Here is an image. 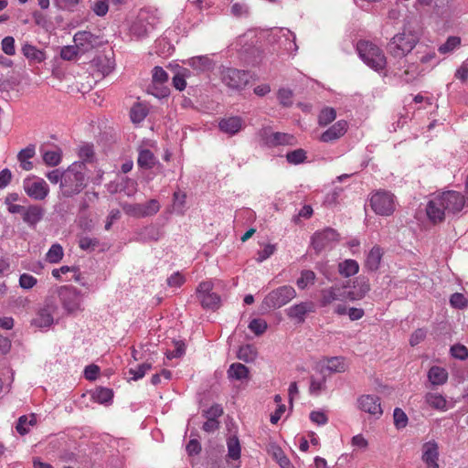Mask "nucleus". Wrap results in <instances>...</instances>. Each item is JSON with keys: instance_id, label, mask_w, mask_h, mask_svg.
I'll return each mask as SVG.
<instances>
[{"instance_id": "f257e3e1", "label": "nucleus", "mask_w": 468, "mask_h": 468, "mask_svg": "<svg viewBox=\"0 0 468 468\" xmlns=\"http://www.w3.org/2000/svg\"><path fill=\"white\" fill-rule=\"evenodd\" d=\"M468 207V199L455 190L444 191L433 197L427 204L426 213L433 223L442 222L446 214L456 215Z\"/></svg>"}, {"instance_id": "f03ea898", "label": "nucleus", "mask_w": 468, "mask_h": 468, "mask_svg": "<svg viewBox=\"0 0 468 468\" xmlns=\"http://www.w3.org/2000/svg\"><path fill=\"white\" fill-rule=\"evenodd\" d=\"M88 177L82 163H72L64 169V176L58 194L63 197L79 195L87 186Z\"/></svg>"}, {"instance_id": "7ed1b4c3", "label": "nucleus", "mask_w": 468, "mask_h": 468, "mask_svg": "<svg viewBox=\"0 0 468 468\" xmlns=\"http://www.w3.org/2000/svg\"><path fill=\"white\" fill-rule=\"evenodd\" d=\"M356 51L364 63L374 70L380 71L386 68L387 58L385 54L374 43L367 40H360L356 44Z\"/></svg>"}, {"instance_id": "20e7f679", "label": "nucleus", "mask_w": 468, "mask_h": 468, "mask_svg": "<svg viewBox=\"0 0 468 468\" xmlns=\"http://www.w3.org/2000/svg\"><path fill=\"white\" fill-rule=\"evenodd\" d=\"M417 37L409 32H400L396 34L388 43V53L396 58H401L407 56L417 45Z\"/></svg>"}, {"instance_id": "39448f33", "label": "nucleus", "mask_w": 468, "mask_h": 468, "mask_svg": "<svg viewBox=\"0 0 468 468\" xmlns=\"http://www.w3.org/2000/svg\"><path fill=\"white\" fill-rule=\"evenodd\" d=\"M296 297V291L292 286L282 285L270 292L261 303V309L269 311L279 309Z\"/></svg>"}, {"instance_id": "423d86ee", "label": "nucleus", "mask_w": 468, "mask_h": 468, "mask_svg": "<svg viewBox=\"0 0 468 468\" xmlns=\"http://www.w3.org/2000/svg\"><path fill=\"white\" fill-rule=\"evenodd\" d=\"M370 207L379 216L388 217L396 209L395 196L387 190H377L371 195Z\"/></svg>"}, {"instance_id": "0eeeda50", "label": "nucleus", "mask_w": 468, "mask_h": 468, "mask_svg": "<svg viewBox=\"0 0 468 468\" xmlns=\"http://www.w3.org/2000/svg\"><path fill=\"white\" fill-rule=\"evenodd\" d=\"M339 241L338 232L332 228L315 231L311 238V245L316 254L324 250H331Z\"/></svg>"}, {"instance_id": "6e6552de", "label": "nucleus", "mask_w": 468, "mask_h": 468, "mask_svg": "<svg viewBox=\"0 0 468 468\" xmlns=\"http://www.w3.org/2000/svg\"><path fill=\"white\" fill-rule=\"evenodd\" d=\"M60 303L68 314H73L81 310L80 292L73 286H60L58 289Z\"/></svg>"}, {"instance_id": "1a4fd4ad", "label": "nucleus", "mask_w": 468, "mask_h": 468, "mask_svg": "<svg viewBox=\"0 0 468 468\" xmlns=\"http://www.w3.org/2000/svg\"><path fill=\"white\" fill-rule=\"evenodd\" d=\"M196 297L204 309L215 311L220 307V296L213 292L211 282H202L196 289Z\"/></svg>"}, {"instance_id": "9d476101", "label": "nucleus", "mask_w": 468, "mask_h": 468, "mask_svg": "<svg viewBox=\"0 0 468 468\" xmlns=\"http://www.w3.org/2000/svg\"><path fill=\"white\" fill-rule=\"evenodd\" d=\"M58 311V304L53 297H47L43 307H41L36 317L31 322V324L45 329L49 328L54 323L53 314Z\"/></svg>"}, {"instance_id": "9b49d317", "label": "nucleus", "mask_w": 468, "mask_h": 468, "mask_svg": "<svg viewBox=\"0 0 468 468\" xmlns=\"http://www.w3.org/2000/svg\"><path fill=\"white\" fill-rule=\"evenodd\" d=\"M249 72L233 68H226L221 70L222 82L232 90H241L249 82Z\"/></svg>"}, {"instance_id": "f8f14e48", "label": "nucleus", "mask_w": 468, "mask_h": 468, "mask_svg": "<svg viewBox=\"0 0 468 468\" xmlns=\"http://www.w3.org/2000/svg\"><path fill=\"white\" fill-rule=\"evenodd\" d=\"M342 289L343 291H346V299L350 301H358L363 299L370 291V284L367 278L358 276L353 281L352 286L347 282L342 286Z\"/></svg>"}, {"instance_id": "ddd939ff", "label": "nucleus", "mask_w": 468, "mask_h": 468, "mask_svg": "<svg viewBox=\"0 0 468 468\" xmlns=\"http://www.w3.org/2000/svg\"><path fill=\"white\" fill-rule=\"evenodd\" d=\"M8 212L22 217L25 222H29V207L25 197L17 193H10L5 199Z\"/></svg>"}, {"instance_id": "4468645a", "label": "nucleus", "mask_w": 468, "mask_h": 468, "mask_svg": "<svg viewBox=\"0 0 468 468\" xmlns=\"http://www.w3.org/2000/svg\"><path fill=\"white\" fill-rule=\"evenodd\" d=\"M73 42L77 45L81 54H85L102 44L101 37L90 31H78L73 37Z\"/></svg>"}, {"instance_id": "2eb2a0df", "label": "nucleus", "mask_w": 468, "mask_h": 468, "mask_svg": "<svg viewBox=\"0 0 468 468\" xmlns=\"http://www.w3.org/2000/svg\"><path fill=\"white\" fill-rule=\"evenodd\" d=\"M439 456V444L434 440L422 444L421 461L426 468H440Z\"/></svg>"}, {"instance_id": "dca6fc26", "label": "nucleus", "mask_w": 468, "mask_h": 468, "mask_svg": "<svg viewBox=\"0 0 468 468\" xmlns=\"http://www.w3.org/2000/svg\"><path fill=\"white\" fill-rule=\"evenodd\" d=\"M287 316L293 320L297 324H303L305 321V317L309 313L314 312V304L313 302H302L297 304H293L286 309Z\"/></svg>"}, {"instance_id": "f3484780", "label": "nucleus", "mask_w": 468, "mask_h": 468, "mask_svg": "<svg viewBox=\"0 0 468 468\" xmlns=\"http://www.w3.org/2000/svg\"><path fill=\"white\" fill-rule=\"evenodd\" d=\"M358 407L361 410L377 416L382 415V409L380 405V399L374 395H363L358 399Z\"/></svg>"}, {"instance_id": "a211bd4d", "label": "nucleus", "mask_w": 468, "mask_h": 468, "mask_svg": "<svg viewBox=\"0 0 468 468\" xmlns=\"http://www.w3.org/2000/svg\"><path fill=\"white\" fill-rule=\"evenodd\" d=\"M168 80V75L166 71L159 66H156L153 69V85L151 89L155 90V91H152V93L158 98H165L169 95L168 88H157L156 85L163 84L166 82Z\"/></svg>"}, {"instance_id": "6ab92c4d", "label": "nucleus", "mask_w": 468, "mask_h": 468, "mask_svg": "<svg viewBox=\"0 0 468 468\" xmlns=\"http://www.w3.org/2000/svg\"><path fill=\"white\" fill-rule=\"evenodd\" d=\"M346 130L347 122L344 120L338 121L321 134L320 140L324 143L334 142L342 137Z\"/></svg>"}, {"instance_id": "aec40b11", "label": "nucleus", "mask_w": 468, "mask_h": 468, "mask_svg": "<svg viewBox=\"0 0 468 468\" xmlns=\"http://www.w3.org/2000/svg\"><path fill=\"white\" fill-rule=\"evenodd\" d=\"M218 127L221 132L234 135L244 127V121L239 116H230L221 119Z\"/></svg>"}, {"instance_id": "412c9836", "label": "nucleus", "mask_w": 468, "mask_h": 468, "mask_svg": "<svg viewBox=\"0 0 468 468\" xmlns=\"http://www.w3.org/2000/svg\"><path fill=\"white\" fill-rule=\"evenodd\" d=\"M345 293L346 291H343L342 287L332 286L330 288L324 289L321 291L319 303L322 307H325L336 300H346Z\"/></svg>"}, {"instance_id": "4be33fe9", "label": "nucleus", "mask_w": 468, "mask_h": 468, "mask_svg": "<svg viewBox=\"0 0 468 468\" xmlns=\"http://www.w3.org/2000/svg\"><path fill=\"white\" fill-rule=\"evenodd\" d=\"M154 29L152 23L148 21L147 17L140 15L137 19L132 24L130 31L131 34L138 38L146 37L150 31Z\"/></svg>"}, {"instance_id": "5701e85b", "label": "nucleus", "mask_w": 468, "mask_h": 468, "mask_svg": "<svg viewBox=\"0 0 468 468\" xmlns=\"http://www.w3.org/2000/svg\"><path fill=\"white\" fill-rule=\"evenodd\" d=\"M346 370L345 358L341 356H333L325 360V364L321 366V374L342 373Z\"/></svg>"}, {"instance_id": "b1692460", "label": "nucleus", "mask_w": 468, "mask_h": 468, "mask_svg": "<svg viewBox=\"0 0 468 468\" xmlns=\"http://www.w3.org/2000/svg\"><path fill=\"white\" fill-rule=\"evenodd\" d=\"M49 194V186L41 177H34L31 183V198L44 200Z\"/></svg>"}, {"instance_id": "393cba45", "label": "nucleus", "mask_w": 468, "mask_h": 468, "mask_svg": "<svg viewBox=\"0 0 468 468\" xmlns=\"http://www.w3.org/2000/svg\"><path fill=\"white\" fill-rule=\"evenodd\" d=\"M227 374L230 380L243 381L250 378L249 368L245 365L238 362L232 363L229 366Z\"/></svg>"}, {"instance_id": "a878e982", "label": "nucleus", "mask_w": 468, "mask_h": 468, "mask_svg": "<svg viewBox=\"0 0 468 468\" xmlns=\"http://www.w3.org/2000/svg\"><path fill=\"white\" fill-rule=\"evenodd\" d=\"M382 255L383 251L380 247H373L369 253L367 254L365 263L366 268L371 271H377L379 268Z\"/></svg>"}, {"instance_id": "bb28decb", "label": "nucleus", "mask_w": 468, "mask_h": 468, "mask_svg": "<svg viewBox=\"0 0 468 468\" xmlns=\"http://www.w3.org/2000/svg\"><path fill=\"white\" fill-rule=\"evenodd\" d=\"M157 162L156 157L149 149L140 148L138 153L137 164L141 168L151 169Z\"/></svg>"}, {"instance_id": "cd10ccee", "label": "nucleus", "mask_w": 468, "mask_h": 468, "mask_svg": "<svg viewBox=\"0 0 468 468\" xmlns=\"http://www.w3.org/2000/svg\"><path fill=\"white\" fill-rule=\"evenodd\" d=\"M428 378L432 385H442L448 379V372L443 367L433 366L428 372Z\"/></svg>"}, {"instance_id": "c85d7f7f", "label": "nucleus", "mask_w": 468, "mask_h": 468, "mask_svg": "<svg viewBox=\"0 0 468 468\" xmlns=\"http://www.w3.org/2000/svg\"><path fill=\"white\" fill-rule=\"evenodd\" d=\"M78 155L80 160L75 163H82L86 168L87 164H92L96 159L93 144H85L81 145L79 149Z\"/></svg>"}, {"instance_id": "c756f323", "label": "nucleus", "mask_w": 468, "mask_h": 468, "mask_svg": "<svg viewBox=\"0 0 468 468\" xmlns=\"http://www.w3.org/2000/svg\"><path fill=\"white\" fill-rule=\"evenodd\" d=\"M42 153V158L44 163L49 166H57L62 161V150L58 147H55L54 150H40Z\"/></svg>"}, {"instance_id": "7c9ffc66", "label": "nucleus", "mask_w": 468, "mask_h": 468, "mask_svg": "<svg viewBox=\"0 0 468 468\" xmlns=\"http://www.w3.org/2000/svg\"><path fill=\"white\" fill-rule=\"evenodd\" d=\"M188 65L199 71L209 70L213 68V61L207 56H197L188 59Z\"/></svg>"}, {"instance_id": "2f4dec72", "label": "nucleus", "mask_w": 468, "mask_h": 468, "mask_svg": "<svg viewBox=\"0 0 468 468\" xmlns=\"http://www.w3.org/2000/svg\"><path fill=\"white\" fill-rule=\"evenodd\" d=\"M359 271V265L355 260H345L344 261L338 264V271L339 273L347 278L356 274Z\"/></svg>"}, {"instance_id": "473e14b6", "label": "nucleus", "mask_w": 468, "mask_h": 468, "mask_svg": "<svg viewBox=\"0 0 468 468\" xmlns=\"http://www.w3.org/2000/svg\"><path fill=\"white\" fill-rule=\"evenodd\" d=\"M139 240L142 242L157 241L162 237L161 230L154 226L144 228L139 234Z\"/></svg>"}, {"instance_id": "72a5a7b5", "label": "nucleus", "mask_w": 468, "mask_h": 468, "mask_svg": "<svg viewBox=\"0 0 468 468\" xmlns=\"http://www.w3.org/2000/svg\"><path fill=\"white\" fill-rule=\"evenodd\" d=\"M425 401L430 407H431L435 410H447L446 399L441 394L427 393L425 396Z\"/></svg>"}, {"instance_id": "f704fd0d", "label": "nucleus", "mask_w": 468, "mask_h": 468, "mask_svg": "<svg viewBox=\"0 0 468 468\" xmlns=\"http://www.w3.org/2000/svg\"><path fill=\"white\" fill-rule=\"evenodd\" d=\"M257 350L251 345H245L239 347L237 357L246 363L253 362L257 357Z\"/></svg>"}, {"instance_id": "c9c22d12", "label": "nucleus", "mask_w": 468, "mask_h": 468, "mask_svg": "<svg viewBox=\"0 0 468 468\" xmlns=\"http://www.w3.org/2000/svg\"><path fill=\"white\" fill-rule=\"evenodd\" d=\"M272 139L271 147L279 145H293L295 144L294 136L286 133L274 132Z\"/></svg>"}, {"instance_id": "e433bc0d", "label": "nucleus", "mask_w": 468, "mask_h": 468, "mask_svg": "<svg viewBox=\"0 0 468 468\" xmlns=\"http://www.w3.org/2000/svg\"><path fill=\"white\" fill-rule=\"evenodd\" d=\"M228 456L232 460H239L240 458V444L236 436L230 437L227 441Z\"/></svg>"}, {"instance_id": "4c0bfd02", "label": "nucleus", "mask_w": 468, "mask_h": 468, "mask_svg": "<svg viewBox=\"0 0 468 468\" xmlns=\"http://www.w3.org/2000/svg\"><path fill=\"white\" fill-rule=\"evenodd\" d=\"M64 255L63 248L60 244H53L48 250L46 259L49 263L59 262Z\"/></svg>"}, {"instance_id": "58836bf2", "label": "nucleus", "mask_w": 468, "mask_h": 468, "mask_svg": "<svg viewBox=\"0 0 468 468\" xmlns=\"http://www.w3.org/2000/svg\"><path fill=\"white\" fill-rule=\"evenodd\" d=\"M315 273L311 270L302 271L300 278L296 281L299 289L303 290L308 285L314 284L315 281Z\"/></svg>"}, {"instance_id": "ea45409f", "label": "nucleus", "mask_w": 468, "mask_h": 468, "mask_svg": "<svg viewBox=\"0 0 468 468\" xmlns=\"http://www.w3.org/2000/svg\"><path fill=\"white\" fill-rule=\"evenodd\" d=\"M112 390L107 388H99L92 394L94 400L101 404L108 403L112 399Z\"/></svg>"}, {"instance_id": "a19ab883", "label": "nucleus", "mask_w": 468, "mask_h": 468, "mask_svg": "<svg viewBox=\"0 0 468 468\" xmlns=\"http://www.w3.org/2000/svg\"><path fill=\"white\" fill-rule=\"evenodd\" d=\"M460 45L461 38L459 37L452 36L447 38L445 43L439 47L438 50L441 54H447L453 51Z\"/></svg>"}, {"instance_id": "79ce46f5", "label": "nucleus", "mask_w": 468, "mask_h": 468, "mask_svg": "<svg viewBox=\"0 0 468 468\" xmlns=\"http://www.w3.org/2000/svg\"><path fill=\"white\" fill-rule=\"evenodd\" d=\"M272 455L281 468H294L290 460L285 456L282 450L278 446L272 447Z\"/></svg>"}, {"instance_id": "37998d69", "label": "nucleus", "mask_w": 468, "mask_h": 468, "mask_svg": "<svg viewBox=\"0 0 468 468\" xmlns=\"http://www.w3.org/2000/svg\"><path fill=\"white\" fill-rule=\"evenodd\" d=\"M189 70L187 69H181L174 77H173V85L178 90H185L186 86V78L189 75Z\"/></svg>"}, {"instance_id": "c03bdc74", "label": "nucleus", "mask_w": 468, "mask_h": 468, "mask_svg": "<svg viewBox=\"0 0 468 468\" xmlns=\"http://www.w3.org/2000/svg\"><path fill=\"white\" fill-rule=\"evenodd\" d=\"M322 378L319 379H316L314 378H311L310 382V393L314 395H318L321 391L324 390L326 388L325 382H326V374H322Z\"/></svg>"}, {"instance_id": "a18cd8bd", "label": "nucleus", "mask_w": 468, "mask_h": 468, "mask_svg": "<svg viewBox=\"0 0 468 468\" xmlns=\"http://www.w3.org/2000/svg\"><path fill=\"white\" fill-rule=\"evenodd\" d=\"M147 116V110L141 104H135L130 111V117L133 122H141Z\"/></svg>"}, {"instance_id": "49530a36", "label": "nucleus", "mask_w": 468, "mask_h": 468, "mask_svg": "<svg viewBox=\"0 0 468 468\" xmlns=\"http://www.w3.org/2000/svg\"><path fill=\"white\" fill-rule=\"evenodd\" d=\"M79 55H82L77 45L65 46L61 48L60 57L64 60H73Z\"/></svg>"}, {"instance_id": "de8ad7c7", "label": "nucleus", "mask_w": 468, "mask_h": 468, "mask_svg": "<svg viewBox=\"0 0 468 468\" xmlns=\"http://www.w3.org/2000/svg\"><path fill=\"white\" fill-rule=\"evenodd\" d=\"M336 117V112L333 108H324L318 116V122L321 126H326Z\"/></svg>"}, {"instance_id": "09e8293b", "label": "nucleus", "mask_w": 468, "mask_h": 468, "mask_svg": "<svg viewBox=\"0 0 468 468\" xmlns=\"http://www.w3.org/2000/svg\"><path fill=\"white\" fill-rule=\"evenodd\" d=\"M288 163L292 165H299L304 162L306 159V152L303 149H296L288 152L286 154Z\"/></svg>"}, {"instance_id": "8fccbe9b", "label": "nucleus", "mask_w": 468, "mask_h": 468, "mask_svg": "<svg viewBox=\"0 0 468 468\" xmlns=\"http://www.w3.org/2000/svg\"><path fill=\"white\" fill-rule=\"evenodd\" d=\"M277 97L283 107H290L292 105L293 92L292 90L282 88L278 90Z\"/></svg>"}, {"instance_id": "3c124183", "label": "nucleus", "mask_w": 468, "mask_h": 468, "mask_svg": "<svg viewBox=\"0 0 468 468\" xmlns=\"http://www.w3.org/2000/svg\"><path fill=\"white\" fill-rule=\"evenodd\" d=\"M267 323L261 318H254L249 324V328L256 335H261L267 330Z\"/></svg>"}, {"instance_id": "603ef678", "label": "nucleus", "mask_w": 468, "mask_h": 468, "mask_svg": "<svg viewBox=\"0 0 468 468\" xmlns=\"http://www.w3.org/2000/svg\"><path fill=\"white\" fill-rule=\"evenodd\" d=\"M394 425L398 430L403 429L408 424V416L399 408H396L393 412Z\"/></svg>"}, {"instance_id": "864d4df0", "label": "nucleus", "mask_w": 468, "mask_h": 468, "mask_svg": "<svg viewBox=\"0 0 468 468\" xmlns=\"http://www.w3.org/2000/svg\"><path fill=\"white\" fill-rule=\"evenodd\" d=\"M152 368V365L149 363H143L137 367V368H130L129 374L133 377L132 380L136 381L144 377L146 372Z\"/></svg>"}, {"instance_id": "5fc2aeb1", "label": "nucleus", "mask_w": 468, "mask_h": 468, "mask_svg": "<svg viewBox=\"0 0 468 468\" xmlns=\"http://www.w3.org/2000/svg\"><path fill=\"white\" fill-rule=\"evenodd\" d=\"M144 218L155 215L160 209V204L156 199H150L144 204H141Z\"/></svg>"}, {"instance_id": "6e6d98bb", "label": "nucleus", "mask_w": 468, "mask_h": 468, "mask_svg": "<svg viewBox=\"0 0 468 468\" xmlns=\"http://www.w3.org/2000/svg\"><path fill=\"white\" fill-rule=\"evenodd\" d=\"M450 303L453 308L463 309L468 305V300L461 292H454L451 295Z\"/></svg>"}, {"instance_id": "4d7b16f0", "label": "nucleus", "mask_w": 468, "mask_h": 468, "mask_svg": "<svg viewBox=\"0 0 468 468\" xmlns=\"http://www.w3.org/2000/svg\"><path fill=\"white\" fill-rule=\"evenodd\" d=\"M100 245L96 238L82 237L79 240V246L83 250H94Z\"/></svg>"}, {"instance_id": "13d9d810", "label": "nucleus", "mask_w": 468, "mask_h": 468, "mask_svg": "<svg viewBox=\"0 0 468 468\" xmlns=\"http://www.w3.org/2000/svg\"><path fill=\"white\" fill-rule=\"evenodd\" d=\"M143 207L141 204H124L122 209L124 212L132 217L144 218Z\"/></svg>"}, {"instance_id": "bf43d9fd", "label": "nucleus", "mask_w": 468, "mask_h": 468, "mask_svg": "<svg viewBox=\"0 0 468 468\" xmlns=\"http://www.w3.org/2000/svg\"><path fill=\"white\" fill-rule=\"evenodd\" d=\"M174 345H175L174 350H172V351L168 350L165 352V356L168 359L181 357L182 356L185 355L186 346H185L184 342L174 341Z\"/></svg>"}, {"instance_id": "052dcab7", "label": "nucleus", "mask_w": 468, "mask_h": 468, "mask_svg": "<svg viewBox=\"0 0 468 468\" xmlns=\"http://www.w3.org/2000/svg\"><path fill=\"white\" fill-rule=\"evenodd\" d=\"M273 134L274 132H272L270 127H263L258 132L261 142L268 147H271Z\"/></svg>"}, {"instance_id": "680f3d73", "label": "nucleus", "mask_w": 468, "mask_h": 468, "mask_svg": "<svg viewBox=\"0 0 468 468\" xmlns=\"http://www.w3.org/2000/svg\"><path fill=\"white\" fill-rule=\"evenodd\" d=\"M90 8L98 16H104L109 11V2L108 0H97Z\"/></svg>"}, {"instance_id": "e2e57ef3", "label": "nucleus", "mask_w": 468, "mask_h": 468, "mask_svg": "<svg viewBox=\"0 0 468 468\" xmlns=\"http://www.w3.org/2000/svg\"><path fill=\"white\" fill-rule=\"evenodd\" d=\"M451 355L457 359L465 360L468 357V348L463 345L456 344L451 347Z\"/></svg>"}, {"instance_id": "0e129e2a", "label": "nucleus", "mask_w": 468, "mask_h": 468, "mask_svg": "<svg viewBox=\"0 0 468 468\" xmlns=\"http://www.w3.org/2000/svg\"><path fill=\"white\" fill-rule=\"evenodd\" d=\"M222 414L223 409L218 404H214L209 409L203 410V417L209 420H218Z\"/></svg>"}, {"instance_id": "69168bd1", "label": "nucleus", "mask_w": 468, "mask_h": 468, "mask_svg": "<svg viewBox=\"0 0 468 468\" xmlns=\"http://www.w3.org/2000/svg\"><path fill=\"white\" fill-rule=\"evenodd\" d=\"M2 50L8 56H13L16 53L15 39L13 37H5L3 38L1 43Z\"/></svg>"}, {"instance_id": "338daca9", "label": "nucleus", "mask_w": 468, "mask_h": 468, "mask_svg": "<svg viewBox=\"0 0 468 468\" xmlns=\"http://www.w3.org/2000/svg\"><path fill=\"white\" fill-rule=\"evenodd\" d=\"M64 176V169L57 168L51 170L46 174V177L49 180L51 184L57 185L59 184L61 186V182Z\"/></svg>"}, {"instance_id": "774afa93", "label": "nucleus", "mask_w": 468, "mask_h": 468, "mask_svg": "<svg viewBox=\"0 0 468 468\" xmlns=\"http://www.w3.org/2000/svg\"><path fill=\"white\" fill-rule=\"evenodd\" d=\"M276 250L275 245L272 244H267L261 250H259L257 255L256 261L258 262H262L268 258H270Z\"/></svg>"}]
</instances>
